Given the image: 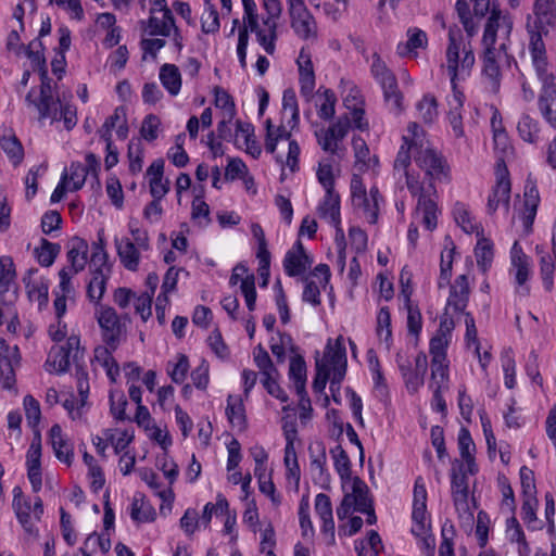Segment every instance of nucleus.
Returning a JSON list of instances; mask_svg holds the SVG:
<instances>
[{"instance_id":"obj_9","label":"nucleus","mask_w":556,"mask_h":556,"mask_svg":"<svg viewBox=\"0 0 556 556\" xmlns=\"http://www.w3.org/2000/svg\"><path fill=\"white\" fill-rule=\"evenodd\" d=\"M96 317L102 331L105 344L116 350L126 333L125 325L113 307L100 305L96 311Z\"/></svg>"},{"instance_id":"obj_57","label":"nucleus","mask_w":556,"mask_h":556,"mask_svg":"<svg viewBox=\"0 0 556 556\" xmlns=\"http://www.w3.org/2000/svg\"><path fill=\"white\" fill-rule=\"evenodd\" d=\"M266 125V141L265 149L269 153H274L277 147V142L280 139H288L290 135L286 131V129L281 127L275 128L271 124L270 119L265 122Z\"/></svg>"},{"instance_id":"obj_53","label":"nucleus","mask_w":556,"mask_h":556,"mask_svg":"<svg viewBox=\"0 0 556 556\" xmlns=\"http://www.w3.org/2000/svg\"><path fill=\"white\" fill-rule=\"evenodd\" d=\"M202 30L205 34H213L219 29L218 12L208 1L205 3V9L201 16Z\"/></svg>"},{"instance_id":"obj_45","label":"nucleus","mask_w":556,"mask_h":556,"mask_svg":"<svg viewBox=\"0 0 556 556\" xmlns=\"http://www.w3.org/2000/svg\"><path fill=\"white\" fill-rule=\"evenodd\" d=\"M536 251L540 254V274L543 280V286L546 291L551 292L554 287L553 276L555 270V264L552 256L536 247Z\"/></svg>"},{"instance_id":"obj_52","label":"nucleus","mask_w":556,"mask_h":556,"mask_svg":"<svg viewBox=\"0 0 556 556\" xmlns=\"http://www.w3.org/2000/svg\"><path fill=\"white\" fill-rule=\"evenodd\" d=\"M59 252V244L51 243L48 240L42 239L40 248L36 249L38 263L46 267L52 265Z\"/></svg>"},{"instance_id":"obj_55","label":"nucleus","mask_w":556,"mask_h":556,"mask_svg":"<svg viewBox=\"0 0 556 556\" xmlns=\"http://www.w3.org/2000/svg\"><path fill=\"white\" fill-rule=\"evenodd\" d=\"M377 336L380 340L389 343L392 337L391 314L389 307L382 306L377 315Z\"/></svg>"},{"instance_id":"obj_39","label":"nucleus","mask_w":556,"mask_h":556,"mask_svg":"<svg viewBox=\"0 0 556 556\" xmlns=\"http://www.w3.org/2000/svg\"><path fill=\"white\" fill-rule=\"evenodd\" d=\"M0 147L14 165L20 164L23 161L24 149L14 134L9 132L1 136Z\"/></svg>"},{"instance_id":"obj_10","label":"nucleus","mask_w":556,"mask_h":556,"mask_svg":"<svg viewBox=\"0 0 556 556\" xmlns=\"http://www.w3.org/2000/svg\"><path fill=\"white\" fill-rule=\"evenodd\" d=\"M80 340L76 336L67 338L64 345L53 346L48 355L46 366L47 370L56 374H64L68 370L70 359H76L79 353Z\"/></svg>"},{"instance_id":"obj_54","label":"nucleus","mask_w":556,"mask_h":556,"mask_svg":"<svg viewBox=\"0 0 556 556\" xmlns=\"http://www.w3.org/2000/svg\"><path fill=\"white\" fill-rule=\"evenodd\" d=\"M412 519L414 535H424L429 530L427 506L413 505Z\"/></svg>"},{"instance_id":"obj_46","label":"nucleus","mask_w":556,"mask_h":556,"mask_svg":"<svg viewBox=\"0 0 556 556\" xmlns=\"http://www.w3.org/2000/svg\"><path fill=\"white\" fill-rule=\"evenodd\" d=\"M289 377L294 383L296 392L305 389L306 382V364L302 356H293L290 361Z\"/></svg>"},{"instance_id":"obj_42","label":"nucleus","mask_w":556,"mask_h":556,"mask_svg":"<svg viewBox=\"0 0 556 556\" xmlns=\"http://www.w3.org/2000/svg\"><path fill=\"white\" fill-rule=\"evenodd\" d=\"M375 79L380 84L381 88H390L391 85L397 83L394 74L388 68L379 54L374 53L372 64L370 67Z\"/></svg>"},{"instance_id":"obj_28","label":"nucleus","mask_w":556,"mask_h":556,"mask_svg":"<svg viewBox=\"0 0 556 556\" xmlns=\"http://www.w3.org/2000/svg\"><path fill=\"white\" fill-rule=\"evenodd\" d=\"M352 147L354 151L356 168L365 172L368 169H374L378 166V157L370 154V150L362 137L354 136L352 139Z\"/></svg>"},{"instance_id":"obj_29","label":"nucleus","mask_w":556,"mask_h":556,"mask_svg":"<svg viewBox=\"0 0 556 556\" xmlns=\"http://www.w3.org/2000/svg\"><path fill=\"white\" fill-rule=\"evenodd\" d=\"M87 241L80 238H73L67 252V260L71 266L66 268L73 271V274H78L85 268L87 264Z\"/></svg>"},{"instance_id":"obj_1","label":"nucleus","mask_w":556,"mask_h":556,"mask_svg":"<svg viewBox=\"0 0 556 556\" xmlns=\"http://www.w3.org/2000/svg\"><path fill=\"white\" fill-rule=\"evenodd\" d=\"M394 176L405 178V185L413 197H417L415 218L428 229L437 227L438 205L434 180H443L448 176V167L444 159L429 147L424 129L416 123L407 125L394 163Z\"/></svg>"},{"instance_id":"obj_8","label":"nucleus","mask_w":556,"mask_h":556,"mask_svg":"<svg viewBox=\"0 0 556 556\" xmlns=\"http://www.w3.org/2000/svg\"><path fill=\"white\" fill-rule=\"evenodd\" d=\"M495 185L488 197L486 211L494 214L500 206L509 211L511 185L506 164L501 160L495 167Z\"/></svg>"},{"instance_id":"obj_25","label":"nucleus","mask_w":556,"mask_h":556,"mask_svg":"<svg viewBox=\"0 0 556 556\" xmlns=\"http://www.w3.org/2000/svg\"><path fill=\"white\" fill-rule=\"evenodd\" d=\"M264 27L261 28L258 22H256L255 29H249L256 35L257 42L269 55H273L276 51L277 35V22L273 18H265Z\"/></svg>"},{"instance_id":"obj_64","label":"nucleus","mask_w":556,"mask_h":556,"mask_svg":"<svg viewBox=\"0 0 556 556\" xmlns=\"http://www.w3.org/2000/svg\"><path fill=\"white\" fill-rule=\"evenodd\" d=\"M68 174V182H72L70 187L71 191L80 190L87 179V172L85 170L84 165L80 162H72L70 165Z\"/></svg>"},{"instance_id":"obj_3","label":"nucleus","mask_w":556,"mask_h":556,"mask_svg":"<svg viewBox=\"0 0 556 556\" xmlns=\"http://www.w3.org/2000/svg\"><path fill=\"white\" fill-rule=\"evenodd\" d=\"M556 25L555 0H534L533 14L528 15L529 52L531 60L547 59L543 36L547 37Z\"/></svg>"},{"instance_id":"obj_26","label":"nucleus","mask_w":556,"mask_h":556,"mask_svg":"<svg viewBox=\"0 0 556 556\" xmlns=\"http://www.w3.org/2000/svg\"><path fill=\"white\" fill-rule=\"evenodd\" d=\"M318 214L330 225L338 227L340 218V195L333 191H326L323 201L318 205Z\"/></svg>"},{"instance_id":"obj_23","label":"nucleus","mask_w":556,"mask_h":556,"mask_svg":"<svg viewBox=\"0 0 556 556\" xmlns=\"http://www.w3.org/2000/svg\"><path fill=\"white\" fill-rule=\"evenodd\" d=\"M36 91L31 88L25 97L28 106H34L39 113V118L59 119V101H55L53 94H39L35 99Z\"/></svg>"},{"instance_id":"obj_16","label":"nucleus","mask_w":556,"mask_h":556,"mask_svg":"<svg viewBox=\"0 0 556 556\" xmlns=\"http://www.w3.org/2000/svg\"><path fill=\"white\" fill-rule=\"evenodd\" d=\"M316 362L327 364L328 368H330V372H332V375L338 376V378L345 377L346 351L343 344V338H337L333 344L331 340H328L324 353V358L317 359Z\"/></svg>"},{"instance_id":"obj_51","label":"nucleus","mask_w":556,"mask_h":556,"mask_svg":"<svg viewBox=\"0 0 556 556\" xmlns=\"http://www.w3.org/2000/svg\"><path fill=\"white\" fill-rule=\"evenodd\" d=\"M454 218L466 233L478 232V226L465 204L456 203Z\"/></svg>"},{"instance_id":"obj_6","label":"nucleus","mask_w":556,"mask_h":556,"mask_svg":"<svg viewBox=\"0 0 556 556\" xmlns=\"http://www.w3.org/2000/svg\"><path fill=\"white\" fill-rule=\"evenodd\" d=\"M468 475L465 465H452L451 494L455 510L460 519L471 521L473 513L469 501Z\"/></svg>"},{"instance_id":"obj_62","label":"nucleus","mask_w":556,"mask_h":556,"mask_svg":"<svg viewBox=\"0 0 556 556\" xmlns=\"http://www.w3.org/2000/svg\"><path fill=\"white\" fill-rule=\"evenodd\" d=\"M522 498L536 497V485L534 472L527 466H522L519 471Z\"/></svg>"},{"instance_id":"obj_49","label":"nucleus","mask_w":556,"mask_h":556,"mask_svg":"<svg viewBox=\"0 0 556 556\" xmlns=\"http://www.w3.org/2000/svg\"><path fill=\"white\" fill-rule=\"evenodd\" d=\"M130 517L138 522H151L155 519L156 513L149 503L135 496L131 503Z\"/></svg>"},{"instance_id":"obj_36","label":"nucleus","mask_w":556,"mask_h":556,"mask_svg":"<svg viewBox=\"0 0 556 556\" xmlns=\"http://www.w3.org/2000/svg\"><path fill=\"white\" fill-rule=\"evenodd\" d=\"M160 80L172 96H177L181 88V75L174 64H164L160 68Z\"/></svg>"},{"instance_id":"obj_31","label":"nucleus","mask_w":556,"mask_h":556,"mask_svg":"<svg viewBox=\"0 0 556 556\" xmlns=\"http://www.w3.org/2000/svg\"><path fill=\"white\" fill-rule=\"evenodd\" d=\"M27 294L31 302L38 304V309L41 311L48 306L49 303V281L43 277L30 279L26 283Z\"/></svg>"},{"instance_id":"obj_30","label":"nucleus","mask_w":556,"mask_h":556,"mask_svg":"<svg viewBox=\"0 0 556 556\" xmlns=\"http://www.w3.org/2000/svg\"><path fill=\"white\" fill-rule=\"evenodd\" d=\"M349 482H351V492L345 494L353 498L351 502L354 509L357 511L368 510V507L372 505V501L369 498L368 485L358 477H353Z\"/></svg>"},{"instance_id":"obj_33","label":"nucleus","mask_w":556,"mask_h":556,"mask_svg":"<svg viewBox=\"0 0 556 556\" xmlns=\"http://www.w3.org/2000/svg\"><path fill=\"white\" fill-rule=\"evenodd\" d=\"M287 444L285 447V466L287 468V479L293 481L296 485L300 482L301 470L298 463L293 438L289 431L286 432Z\"/></svg>"},{"instance_id":"obj_20","label":"nucleus","mask_w":556,"mask_h":556,"mask_svg":"<svg viewBox=\"0 0 556 556\" xmlns=\"http://www.w3.org/2000/svg\"><path fill=\"white\" fill-rule=\"evenodd\" d=\"M539 204L540 194L535 184L527 181L523 194V210L520 216L526 232H530L532 230Z\"/></svg>"},{"instance_id":"obj_18","label":"nucleus","mask_w":556,"mask_h":556,"mask_svg":"<svg viewBox=\"0 0 556 556\" xmlns=\"http://www.w3.org/2000/svg\"><path fill=\"white\" fill-rule=\"evenodd\" d=\"M114 244L121 264L130 271H136L140 265L141 252H144L136 242L127 237H115Z\"/></svg>"},{"instance_id":"obj_24","label":"nucleus","mask_w":556,"mask_h":556,"mask_svg":"<svg viewBox=\"0 0 556 556\" xmlns=\"http://www.w3.org/2000/svg\"><path fill=\"white\" fill-rule=\"evenodd\" d=\"M49 440L55 457L60 462L70 466L74 458L73 446L63 434V430L59 424H55L50 428Z\"/></svg>"},{"instance_id":"obj_35","label":"nucleus","mask_w":556,"mask_h":556,"mask_svg":"<svg viewBox=\"0 0 556 556\" xmlns=\"http://www.w3.org/2000/svg\"><path fill=\"white\" fill-rule=\"evenodd\" d=\"M416 111L418 114V118L426 125L433 124L438 116V101L435 97L431 93H426L422 98L416 103Z\"/></svg>"},{"instance_id":"obj_14","label":"nucleus","mask_w":556,"mask_h":556,"mask_svg":"<svg viewBox=\"0 0 556 556\" xmlns=\"http://www.w3.org/2000/svg\"><path fill=\"white\" fill-rule=\"evenodd\" d=\"M20 352L16 345L10 346L0 338V383L10 389L15 382L14 369L20 364Z\"/></svg>"},{"instance_id":"obj_56","label":"nucleus","mask_w":556,"mask_h":556,"mask_svg":"<svg viewBox=\"0 0 556 556\" xmlns=\"http://www.w3.org/2000/svg\"><path fill=\"white\" fill-rule=\"evenodd\" d=\"M337 98L332 90L325 89L320 96V103L318 104V116L321 119L329 121L334 116Z\"/></svg>"},{"instance_id":"obj_59","label":"nucleus","mask_w":556,"mask_h":556,"mask_svg":"<svg viewBox=\"0 0 556 556\" xmlns=\"http://www.w3.org/2000/svg\"><path fill=\"white\" fill-rule=\"evenodd\" d=\"M109 255L106 251L92 252L89 268L92 276H99L103 274L105 277H110L111 266L108 263Z\"/></svg>"},{"instance_id":"obj_63","label":"nucleus","mask_w":556,"mask_h":556,"mask_svg":"<svg viewBox=\"0 0 556 556\" xmlns=\"http://www.w3.org/2000/svg\"><path fill=\"white\" fill-rule=\"evenodd\" d=\"M383 97L390 111L400 114L403 111V94L399 90L397 83L390 86V88H382Z\"/></svg>"},{"instance_id":"obj_7","label":"nucleus","mask_w":556,"mask_h":556,"mask_svg":"<svg viewBox=\"0 0 556 556\" xmlns=\"http://www.w3.org/2000/svg\"><path fill=\"white\" fill-rule=\"evenodd\" d=\"M290 25L302 40L316 41L318 38V26L313 14L305 5V0H287Z\"/></svg>"},{"instance_id":"obj_37","label":"nucleus","mask_w":556,"mask_h":556,"mask_svg":"<svg viewBox=\"0 0 556 556\" xmlns=\"http://www.w3.org/2000/svg\"><path fill=\"white\" fill-rule=\"evenodd\" d=\"M226 416L233 428L240 431L247 428L245 409L240 399L232 395L228 396Z\"/></svg>"},{"instance_id":"obj_15","label":"nucleus","mask_w":556,"mask_h":556,"mask_svg":"<svg viewBox=\"0 0 556 556\" xmlns=\"http://www.w3.org/2000/svg\"><path fill=\"white\" fill-rule=\"evenodd\" d=\"M451 340L434 334L429 342V353L431 356V376L442 379L448 376L447 348Z\"/></svg>"},{"instance_id":"obj_61","label":"nucleus","mask_w":556,"mask_h":556,"mask_svg":"<svg viewBox=\"0 0 556 556\" xmlns=\"http://www.w3.org/2000/svg\"><path fill=\"white\" fill-rule=\"evenodd\" d=\"M311 466L314 470H318L320 475L325 471L327 464L326 447L324 443L316 442L308 447Z\"/></svg>"},{"instance_id":"obj_32","label":"nucleus","mask_w":556,"mask_h":556,"mask_svg":"<svg viewBox=\"0 0 556 556\" xmlns=\"http://www.w3.org/2000/svg\"><path fill=\"white\" fill-rule=\"evenodd\" d=\"M175 26L174 15L170 9H166L165 14H162V18L151 14L147 22V29L151 36L168 37Z\"/></svg>"},{"instance_id":"obj_44","label":"nucleus","mask_w":556,"mask_h":556,"mask_svg":"<svg viewBox=\"0 0 556 556\" xmlns=\"http://www.w3.org/2000/svg\"><path fill=\"white\" fill-rule=\"evenodd\" d=\"M140 477L152 490L155 491L164 503L168 504V510H170V505L174 498L172 489H162L157 475L151 469H142L140 471Z\"/></svg>"},{"instance_id":"obj_48","label":"nucleus","mask_w":556,"mask_h":556,"mask_svg":"<svg viewBox=\"0 0 556 556\" xmlns=\"http://www.w3.org/2000/svg\"><path fill=\"white\" fill-rule=\"evenodd\" d=\"M110 413L118 421L128 419L126 415V407L128 405L125 393L118 389H112L109 395Z\"/></svg>"},{"instance_id":"obj_60","label":"nucleus","mask_w":556,"mask_h":556,"mask_svg":"<svg viewBox=\"0 0 556 556\" xmlns=\"http://www.w3.org/2000/svg\"><path fill=\"white\" fill-rule=\"evenodd\" d=\"M253 355L255 365L260 369L262 376H270L278 371L274 366L269 354L261 344L255 348Z\"/></svg>"},{"instance_id":"obj_2","label":"nucleus","mask_w":556,"mask_h":556,"mask_svg":"<svg viewBox=\"0 0 556 556\" xmlns=\"http://www.w3.org/2000/svg\"><path fill=\"white\" fill-rule=\"evenodd\" d=\"M513 20L508 14L501 15L493 10L484 27L482 45L484 48L482 58V75L488 81L492 92H497L501 86V67L509 65L510 55L507 52L510 43Z\"/></svg>"},{"instance_id":"obj_47","label":"nucleus","mask_w":556,"mask_h":556,"mask_svg":"<svg viewBox=\"0 0 556 556\" xmlns=\"http://www.w3.org/2000/svg\"><path fill=\"white\" fill-rule=\"evenodd\" d=\"M189 368V359L185 354H178L176 362L169 361L166 366L168 376L177 384L186 380Z\"/></svg>"},{"instance_id":"obj_13","label":"nucleus","mask_w":556,"mask_h":556,"mask_svg":"<svg viewBox=\"0 0 556 556\" xmlns=\"http://www.w3.org/2000/svg\"><path fill=\"white\" fill-rule=\"evenodd\" d=\"M450 294L446 301V311L455 314H464L469 302L470 285L467 274H462L456 277L453 283L450 282Z\"/></svg>"},{"instance_id":"obj_50","label":"nucleus","mask_w":556,"mask_h":556,"mask_svg":"<svg viewBox=\"0 0 556 556\" xmlns=\"http://www.w3.org/2000/svg\"><path fill=\"white\" fill-rule=\"evenodd\" d=\"M453 256L454 248L444 250L441 253L440 276L438 280V287L440 289L445 288L450 285L453 269Z\"/></svg>"},{"instance_id":"obj_5","label":"nucleus","mask_w":556,"mask_h":556,"mask_svg":"<svg viewBox=\"0 0 556 556\" xmlns=\"http://www.w3.org/2000/svg\"><path fill=\"white\" fill-rule=\"evenodd\" d=\"M542 84L538 96V111L543 121L556 130V76L549 71L548 59L531 60Z\"/></svg>"},{"instance_id":"obj_22","label":"nucleus","mask_w":556,"mask_h":556,"mask_svg":"<svg viewBox=\"0 0 556 556\" xmlns=\"http://www.w3.org/2000/svg\"><path fill=\"white\" fill-rule=\"evenodd\" d=\"M458 450L463 462L455 459L452 465H465L470 475H476L478 472V465L475 460L476 445L469 430L466 428H460L458 432Z\"/></svg>"},{"instance_id":"obj_17","label":"nucleus","mask_w":556,"mask_h":556,"mask_svg":"<svg viewBox=\"0 0 556 556\" xmlns=\"http://www.w3.org/2000/svg\"><path fill=\"white\" fill-rule=\"evenodd\" d=\"M296 64L299 67L300 75V92L302 97L308 100L312 97L316 86L312 55L308 49L303 47L300 50L299 56L296 59Z\"/></svg>"},{"instance_id":"obj_19","label":"nucleus","mask_w":556,"mask_h":556,"mask_svg":"<svg viewBox=\"0 0 556 556\" xmlns=\"http://www.w3.org/2000/svg\"><path fill=\"white\" fill-rule=\"evenodd\" d=\"M312 265V260L306 254L304 247L298 240L283 258V268L288 276L295 277L304 274Z\"/></svg>"},{"instance_id":"obj_4","label":"nucleus","mask_w":556,"mask_h":556,"mask_svg":"<svg viewBox=\"0 0 556 556\" xmlns=\"http://www.w3.org/2000/svg\"><path fill=\"white\" fill-rule=\"evenodd\" d=\"M476 58L470 42H466L460 31L448 30V43L445 49V63L442 68L447 72L451 81L465 80L470 76Z\"/></svg>"},{"instance_id":"obj_58","label":"nucleus","mask_w":556,"mask_h":556,"mask_svg":"<svg viewBox=\"0 0 556 556\" xmlns=\"http://www.w3.org/2000/svg\"><path fill=\"white\" fill-rule=\"evenodd\" d=\"M24 409H25V415H26V420H27V424L30 428L35 430H39L37 428L39 421H40V418H41V410H40V405H39V402L33 397L31 395H26L24 397Z\"/></svg>"},{"instance_id":"obj_21","label":"nucleus","mask_w":556,"mask_h":556,"mask_svg":"<svg viewBox=\"0 0 556 556\" xmlns=\"http://www.w3.org/2000/svg\"><path fill=\"white\" fill-rule=\"evenodd\" d=\"M380 200L378 188L371 187L367 195L353 199L352 205L369 224L374 225L378 220Z\"/></svg>"},{"instance_id":"obj_38","label":"nucleus","mask_w":556,"mask_h":556,"mask_svg":"<svg viewBox=\"0 0 556 556\" xmlns=\"http://www.w3.org/2000/svg\"><path fill=\"white\" fill-rule=\"evenodd\" d=\"M448 376H443L442 379L433 378V376H430L428 387L432 392L431 406L432 409L438 413H445L446 410V403L443 399V392L448 390Z\"/></svg>"},{"instance_id":"obj_11","label":"nucleus","mask_w":556,"mask_h":556,"mask_svg":"<svg viewBox=\"0 0 556 556\" xmlns=\"http://www.w3.org/2000/svg\"><path fill=\"white\" fill-rule=\"evenodd\" d=\"M510 264L511 267L509 273L514 276V283L516 286L517 293L523 296L529 295L530 288L528 287L527 281L531 276V261L523 253L518 242H515L510 250Z\"/></svg>"},{"instance_id":"obj_12","label":"nucleus","mask_w":556,"mask_h":556,"mask_svg":"<svg viewBox=\"0 0 556 556\" xmlns=\"http://www.w3.org/2000/svg\"><path fill=\"white\" fill-rule=\"evenodd\" d=\"M41 448L40 431L35 430L31 443L26 453L27 477L35 493H38L42 486Z\"/></svg>"},{"instance_id":"obj_41","label":"nucleus","mask_w":556,"mask_h":556,"mask_svg":"<svg viewBox=\"0 0 556 556\" xmlns=\"http://www.w3.org/2000/svg\"><path fill=\"white\" fill-rule=\"evenodd\" d=\"M407 41L397 45V53L402 56L414 52L418 48L427 46L428 39L424 30L419 28H409L407 30Z\"/></svg>"},{"instance_id":"obj_27","label":"nucleus","mask_w":556,"mask_h":556,"mask_svg":"<svg viewBox=\"0 0 556 556\" xmlns=\"http://www.w3.org/2000/svg\"><path fill=\"white\" fill-rule=\"evenodd\" d=\"M542 126L540 122L529 113H522L517 123V132L527 143L538 144L541 140Z\"/></svg>"},{"instance_id":"obj_43","label":"nucleus","mask_w":556,"mask_h":556,"mask_svg":"<svg viewBox=\"0 0 556 556\" xmlns=\"http://www.w3.org/2000/svg\"><path fill=\"white\" fill-rule=\"evenodd\" d=\"M539 501L536 497L522 498L521 519L528 529L534 531L542 529L543 525L536 517Z\"/></svg>"},{"instance_id":"obj_40","label":"nucleus","mask_w":556,"mask_h":556,"mask_svg":"<svg viewBox=\"0 0 556 556\" xmlns=\"http://www.w3.org/2000/svg\"><path fill=\"white\" fill-rule=\"evenodd\" d=\"M330 453L333 458L334 469L342 482L346 483L353 479L351 476V460L343 447L341 445H337L330 451Z\"/></svg>"},{"instance_id":"obj_34","label":"nucleus","mask_w":556,"mask_h":556,"mask_svg":"<svg viewBox=\"0 0 556 556\" xmlns=\"http://www.w3.org/2000/svg\"><path fill=\"white\" fill-rule=\"evenodd\" d=\"M506 534L511 543L517 544V551L520 556L530 555L531 549L526 540L525 532L515 516H511L510 518L507 519Z\"/></svg>"}]
</instances>
